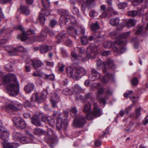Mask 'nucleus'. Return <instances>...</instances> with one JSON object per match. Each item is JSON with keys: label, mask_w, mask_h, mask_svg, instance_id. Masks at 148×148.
Segmentation results:
<instances>
[{"label": "nucleus", "mask_w": 148, "mask_h": 148, "mask_svg": "<svg viewBox=\"0 0 148 148\" xmlns=\"http://www.w3.org/2000/svg\"><path fill=\"white\" fill-rule=\"evenodd\" d=\"M3 84L7 86V92L12 96L18 95L19 92V85L15 75L9 73L3 78Z\"/></svg>", "instance_id": "nucleus-1"}, {"label": "nucleus", "mask_w": 148, "mask_h": 148, "mask_svg": "<svg viewBox=\"0 0 148 148\" xmlns=\"http://www.w3.org/2000/svg\"><path fill=\"white\" fill-rule=\"evenodd\" d=\"M126 42L121 40H117L114 43L110 41H107L103 44V47L105 48H110L112 47L114 52L120 55L125 52L126 48L124 46L126 45Z\"/></svg>", "instance_id": "nucleus-2"}, {"label": "nucleus", "mask_w": 148, "mask_h": 148, "mask_svg": "<svg viewBox=\"0 0 148 148\" xmlns=\"http://www.w3.org/2000/svg\"><path fill=\"white\" fill-rule=\"evenodd\" d=\"M42 3L43 8L45 9L41 10L39 14V20L40 23L43 24L45 21V15H48L50 14L51 11L48 9H46L50 6L49 0H42Z\"/></svg>", "instance_id": "nucleus-3"}, {"label": "nucleus", "mask_w": 148, "mask_h": 148, "mask_svg": "<svg viewBox=\"0 0 148 148\" xmlns=\"http://www.w3.org/2000/svg\"><path fill=\"white\" fill-rule=\"evenodd\" d=\"M58 13L61 15L60 17L59 23L61 26H63L68 21L69 19L74 20V17L70 15L67 10L64 9L57 10Z\"/></svg>", "instance_id": "nucleus-4"}, {"label": "nucleus", "mask_w": 148, "mask_h": 148, "mask_svg": "<svg viewBox=\"0 0 148 148\" xmlns=\"http://www.w3.org/2000/svg\"><path fill=\"white\" fill-rule=\"evenodd\" d=\"M17 29L22 32L21 34L19 35L20 38L21 40L22 41H24L27 40L30 43H32L35 41L40 42L44 40L40 36H35L34 37H29L25 34L23 31V28L21 25H19L17 27Z\"/></svg>", "instance_id": "nucleus-5"}, {"label": "nucleus", "mask_w": 148, "mask_h": 148, "mask_svg": "<svg viewBox=\"0 0 148 148\" xmlns=\"http://www.w3.org/2000/svg\"><path fill=\"white\" fill-rule=\"evenodd\" d=\"M9 135V133L7 131L0 134L1 138L4 141L2 143L3 148H16L18 147L19 144L17 143H10L7 142Z\"/></svg>", "instance_id": "nucleus-6"}, {"label": "nucleus", "mask_w": 148, "mask_h": 148, "mask_svg": "<svg viewBox=\"0 0 148 148\" xmlns=\"http://www.w3.org/2000/svg\"><path fill=\"white\" fill-rule=\"evenodd\" d=\"M102 114L101 109L99 107L97 103H94L92 110L87 115L86 117L88 119L91 120L94 117L100 116Z\"/></svg>", "instance_id": "nucleus-7"}, {"label": "nucleus", "mask_w": 148, "mask_h": 148, "mask_svg": "<svg viewBox=\"0 0 148 148\" xmlns=\"http://www.w3.org/2000/svg\"><path fill=\"white\" fill-rule=\"evenodd\" d=\"M96 64L98 69H101L103 67H105L106 66H108L109 68L113 70L116 68V66L114 61L110 59H108L103 62L101 60H98L97 61Z\"/></svg>", "instance_id": "nucleus-8"}, {"label": "nucleus", "mask_w": 148, "mask_h": 148, "mask_svg": "<svg viewBox=\"0 0 148 148\" xmlns=\"http://www.w3.org/2000/svg\"><path fill=\"white\" fill-rule=\"evenodd\" d=\"M85 117L81 116L75 118L73 120V125L75 127H82L86 123Z\"/></svg>", "instance_id": "nucleus-9"}, {"label": "nucleus", "mask_w": 148, "mask_h": 148, "mask_svg": "<svg viewBox=\"0 0 148 148\" xmlns=\"http://www.w3.org/2000/svg\"><path fill=\"white\" fill-rule=\"evenodd\" d=\"M86 73V71L84 68L80 67H75V73L73 77H75V79H77L85 75Z\"/></svg>", "instance_id": "nucleus-10"}, {"label": "nucleus", "mask_w": 148, "mask_h": 148, "mask_svg": "<svg viewBox=\"0 0 148 148\" xmlns=\"http://www.w3.org/2000/svg\"><path fill=\"white\" fill-rule=\"evenodd\" d=\"M12 120L14 125L19 128L23 129L26 126V124L25 121L20 117H14Z\"/></svg>", "instance_id": "nucleus-11"}, {"label": "nucleus", "mask_w": 148, "mask_h": 148, "mask_svg": "<svg viewBox=\"0 0 148 148\" xmlns=\"http://www.w3.org/2000/svg\"><path fill=\"white\" fill-rule=\"evenodd\" d=\"M45 97L46 95H44L43 93L40 95L35 93L32 95L31 100L32 102L36 101L38 103H40L44 101Z\"/></svg>", "instance_id": "nucleus-12"}, {"label": "nucleus", "mask_w": 148, "mask_h": 148, "mask_svg": "<svg viewBox=\"0 0 148 148\" xmlns=\"http://www.w3.org/2000/svg\"><path fill=\"white\" fill-rule=\"evenodd\" d=\"M21 106L19 104H10L6 105L2 108L3 110L9 112L12 110L15 111H18L20 109Z\"/></svg>", "instance_id": "nucleus-13"}, {"label": "nucleus", "mask_w": 148, "mask_h": 148, "mask_svg": "<svg viewBox=\"0 0 148 148\" xmlns=\"http://www.w3.org/2000/svg\"><path fill=\"white\" fill-rule=\"evenodd\" d=\"M132 1V4L134 6L138 5L140 3H141L142 8L138 9L140 11L143 10L144 8H148V0H130Z\"/></svg>", "instance_id": "nucleus-14"}, {"label": "nucleus", "mask_w": 148, "mask_h": 148, "mask_svg": "<svg viewBox=\"0 0 148 148\" xmlns=\"http://www.w3.org/2000/svg\"><path fill=\"white\" fill-rule=\"evenodd\" d=\"M97 48L94 44H91L87 48V58L89 59L93 57L94 52L96 51Z\"/></svg>", "instance_id": "nucleus-15"}, {"label": "nucleus", "mask_w": 148, "mask_h": 148, "mask_svg": "<svg viewBox=\"0 0 148 148\" xmlns=\"http://www.w3.org/2000/svg\"><path fill=\"white\" fill-rule=\"evenodd\" d=\"M33 138V135L29 133L27 137L21 136L19 140L23 144L30 143L32 142V138Z\"/></svg>", "instance_id": "nucleus-16"}, {"label": "nucleus", "mask_w": 148, "mask_h": 148, "mask_svg": "<svg viewBox=\"0 0 148 148\" xmlns=\"http://www.w3.org/2000/svg\"><path fill=\"white\" fill-rule=\"evenodd\" d=\"M91 71L92 75L90 76L89 78L92 81H94L100 78L101 77V74L98 72L94 69H92Z\"/></svg>", "instance_id": "nucleus-17"}, {"label": "nucleus", "mask_w": 148, "mask_h": 148, "mask_svg": "<svg viewBox=\"0 0 148 148\" xmlns=\"http://www.w3.org/2000/svg\"><path fill=\"white\" fill-rule=\"evenodd\" d=\"M62 118H58L56 120V125L58 130L66 128V124L64 122Z\"/></svg>", "instance_id": "nucleus-18"}, {"label": "nucleus", "mask_w": 148, "mask_h": 148, "mask_svg": "<svg viewBox=\"0 0 148 148\" xmlns=\"http://www.w3.org/2000/svg\"><path fill=\"white\" fill-rule=\"evenodd\" d=\"M52 49L53 47L51 46L42 45H40V51L41 53L44 54L47 52L49 50H52Z\"/></svg>", "instance_id": "nucleus-19"}, {"label": "nucleus", "mask_w": 148, "mask_h": 148, "mask_svg": "<svg viewBox=\"0 0 148 148\" xmlns=\"http://www.w3.org/2000/svg\"><path fill=\"white\" fill-rule=\"evenodd\" d=\"M32 124L36 126H39L41 125L40 119L39 117V115L35 114L31 119Z\"/></svg>", "instance_id": "nucleus-20"}, {"label": "nucleus", "mask_w": 148, "mask_h": 148, "mask_svg": "<svg viewBox=\"0 0 148 148\" xmlns=\"http://www.w3.org/2000/svg\"><path fill=\"white\" fill-rule=\"evenodd\" d=\"M113 74L108 72L101 79V81L103 83H107L109 80L113 78Z\"/></svg>", "instance_id": "nucleus-21"}, {"label": "nucleus", "mask_w": 148, "mask_h": 148, "mask_svg": "<svg viewBox=\"0 0 148 148\" xmlns=\"http://www.w3.org/2000/svg\"><path fill=\"white\" fill-rule=\"evenodd\" d=\"M59 100V97L58 94L56 93H54L52 96V98L51 99L52 107L55 108L56 106V103Z\"/></svg>", "instance_id": "nucleus-22"}, {"label": "nucleus", "mask_w": 148, "mask_h": 148, "mask_svg": "<svg viewBox=\"0 0 148 148\" xmlns=\"http://www.w3.org/2000/svg\"><path fill=\"white\" fill-rule=\"evenodd\" d=\"M68 33L70 34V35L72 36H74L75 34L79 35L80 34V32L77 31V29L74 28L69 27L67 29Z\"/></svg>", "instance_id": "nucleus-23"}, {"label": "nucleus", "mask_w": 148, "mask_h": 148, "mask_svg": "<svg viewBox=\"0 0 148 148\" xmlns=\"http://www.w3.org/2000/svg\"><path fill=\"white\" fill-rule=\"evenodd\" d=\"M34 85L33 83H29L24 87V90L26 93H31L34 90Z\"/></svg>", "instance_id": "nucleus-24"}, {"label": "nucleus", "mask_w": 148, "mask_h": 148, "mask_svg": "<svg viewBox=\"0 0 148 148\" xmlns=\"http://www.w3.org/2000/svg\"><path fill=\"white\" fill-rule=\"evenodd\" d=\"M143 11L144 10H143V11L142 10L140 11L138 10V12L136 10H131L128 12V15L131 17L135 16L138 14H139L140 15H142L143 14Z\"/></svg>", "instance_id": "nucleus-25"}, {"label": "nucleus", "mask_w": 148, "mask_h": 148, "mask_svg": "<svg viewBox=\"0 0 148 148\" xmlns=\"http://www.w3.org/2000/svg\"><path fill=\"white\" fill-rule=\"evenodd\" d=\"M32 64L36 70H37L43 65V64L41 61L38 60H36L34 61H32Z\"/></svg>", "instance_id": "nucleus-26"}, {"label": "nucleus", "mask_w": 148, "mask_h": 148, "mask_svg": "<svg viewBox=\"0 0 148 148\" xmlns=\"http://www.w3.org/2000/svg\"><path fill=\"white\" fill-rule=\"evenodd\" d=\"M14 64V61L11 60L9 63L6 64L5 67V70L8 71H11L13 70V65Z\"/></svg>", "instance_id": "nucleus-27"}, {"label": "nucleus", "mask_w": 148, "mask_h": 148, "mask_svg": "<svg viewBox=\"0 0 148 148\" xmlns=\"http://www.w3.org/2000/svg\"><path fill=\"white\" fill-rule=\"evenodd\" d=\"M20 10L22 13L26 15H28L30 13V11L28 7L26 6H22Z\"/></svg>", "instance_id": "nucleus-28"}, {"label": "nucleus", "mask_w": 148, "mask_h": 148, "mask_svg": "<svg viewBox=\"0 0 148 148\" xmlns=\"http://www.w3.org/2000/svg\"><path fill=\"white\" fill-rule=\"evenodd\" d=\"M71 56L75 60L79 59L80 60L86 61L87 60L86 58L82 57L81 56H77L74 51H72L71 52Z\"/></svg>", "instance_id": "nucleus-29"}, {"label": "nucleus", "mask_w": 148, "mask_h": 148, "mask_svg": "<svg viewBox=\"0 0 148 148\" xmlns=\"http://www.w3.org/2000/svg\"><path fill=\"white\" fill-rule=\"evenodd\" d=\"M66 72L68 76L75 79V77H73V75L75 73V68L74 69L71 67L68 68L66 69Z\"/></svg>", "instance_id": "nucleus-30"}, {"label": "nucleus", "mask_w": 148, "mask_h": 148, "mask_svg": "<svg viewBox=\"0 0 148 148\" xmlns=\"http://www.w3.org/2000/svg\"><path fill=\"white\" fill-rule=\"evenodd\" d=\"M5 50L10 53L11 56L15 55L14 53V48L10 46H6L5 48Z\"/></svg>", "instance_id": "nucleus-31"}, {"label": "nucleus", "mask_w": 148, "mask_h": 148, "mask_svg": "<svg viewBox=\"0 0 148 148\" xmlns=\"http://www.w3.org/2000/svg\"><path fill=\"white\" fill-rule=\"evenodd\" d=\"M101 37V35L100 33L99 32H96L93 36H90L88 39V40L91 41L93 39L95 41L97 39H98L100 38Z\"/></svg>", "instance_id": "nucleus-32"}, {"label": "nucleus", "mask_w": 148, "mask_h": 148, "mask_svg": "<svg viewBox=\"0 0 148 148\" xmlns=\"http://www.w3.org/2000/svg\"><path fill=\"white\" fill-rule=\"evenodd\" d=\"M67 34L63 32L59 34L57 37V38L59 40H63L64 41L66 40L67 38Z\"/></svg>", "instance_id": "nucleus-33"}, {"label": "nucleus", "mask_w": 148, "mask_h": 148, "mask_svg": "<svg viewBox=\"0 0 148 148\" xmlns=\"http://www.w3.org/2000/svg\"><path fill=\"white\" fill-rule=\"evenodd\" d=\"M136 21L135 20L132 19H129L126 22V26L129 28L134 26L135 24Z\"/></svg>", "instance_id": "nucleus-34"}, {"label": "nucleus", "mask_w": 148, "mask_h": 148, "mask_svg": "<svg viewBox=\"0 0 148 148\" xmlns=\"http://www.w3.org/2000/svg\"><path fill=\"white\" fill-rule=\"evenodd\" d=\"M22 135L20 133L16 132H14L12 134L13 139L15 141H18L20 137Z\"/></svg>", "instance_id": "nucleus-35"}, {"label": "nucleus", "mask_w": 148, "mask_h": 148, "mask_svg": "<svg viewBox=\"0 0 148 148\" xmlns=\"http://www.w3.org/2000/svg\"><path fill=\"white\" fill-rule=\"evenodd\" d=\"M119 22V19L118 18H116L111 19L110 23L112 26H115L118 24Z\"/></svg>", "instance_id": "nucleus-36"}, {"label": "nucleus", "mask_w": 148, "mask_h": 148, "mask_svg": "<svg viewBox=\"0 0 148 148\" xmlns=\"http://www.w3.org/2000/svg\"><path fill=\"white\" fill-rule=\"evenodd\" d=\"M86 6L88 8H91L94 7L95 4L94 0H86Z\"/></svg>", "instance_id": "nucleus-37"}, {"label": "nucleus", "mask_w": 148, "mask_h": 148, "mask_svg": "<svg viewBox=\"0 0 148 148\" xmlns=\"http://www.w3.org/2000/svg\"><path fill=\"white\" fill-rule=\"evenodd\" d=\"M33 132L34 134L36 135H40L45 132L43 130L39 128L35 129L34 130Z\"/></svg>", "instance_id": "nucleus-38"}, {"label": "nucleus", "mask_w": 148, "mask_h": 148, "mask_svg": "<svg viewBox=\"0 0 148 148\" xmlns=\"http://www.w3.org/2000/svg\"><path fill=\"white\" fill-rule=\"evenodd\" d=\"M73 92L75 93L81 92L82 90V88L78 85L76 84L73 87Z\"/></svg>", "instance_id": "nucleus-39"}, {"label": "nucleus", "mask_w": 148, "mask_h": 148, "mask_svg": "<svg viewBox=\"0 0 148 148\" xmlns=\"http://www.w3.org/2000/svg\"><path fill=\"white\" fill-rule=\"evenodd\" d=\"M81 43L82 45H85L87 44L88 42V38L85 36H82L81 38Z\"/></svg>", "instance_id": "nucleus-40"}, {"label": "nucleus", "mask_w": 148, "mask_h": 148, "mask_svg": "<svg viewBox=\"0 0 148 148\" xmlns=\"http://www.w3.org/2000/svg\"><path fill=\"white\" fill-rule=\"evenodd\" d=\"M91 105L90 103H88L86 104L84 106V111L87 113L89 112L91 110Z\"/></svg>", "instance_id": "nucleus-41"}, {"label": "nucleus", "mask_w": 148, "mask_h": 148, "mask_svg": "<svg viewBox=\"0 0 148 148\" xmlns=\"http://www.w3.org/2000/svg\"><path fill=\"white\" fill-rule=\"evenodd\" d=\"M24 50V48L22 46H19L16 48H14V53L15 55L18 54V52H22Z\"/></svg>", "instance_id": "nucleus-42"}, {"label": "nucleus", "mask_w": 148, "mask_h": 148, "mask_svg": "<svg viewBox=\"0 0 148 148\" xmlns=\"http://www.w3.org/2000/svg\"><path fill=\"white\" fill-rule=\"evenodd\" d=\"M53 115L55 119L56 120L58 118H62L61 117V113L55 111L54 112Z\"/></svg>", "instance_id": "nucleus-43"}, {"label": "nucleus", "mask_w": 148, "mask_h": 148, "mask_svg": "<svg viewBox=\"0 0 148 148\" xmlns=\"http://www.w3.org/2000/svg\"><path fill=\"white\" fill-rule=\"evenodd\" d=\"M47 123L51 126L53 127L54 125L55 122L54 120L51 117H48L47 118Z\"/></svg>", "instance_id": "nucleus-44"}, {"label": "nucleus", "mask_w": 148, "mask_h": 148, "mask_svg": "<svg viewBox=\"0 0 148 148\" xmlns=\"http://www.w3.org/2000/svg\"><path fill=\"white\" fill-rule=\"evenodd\" d=\"M77 30V31H79L80 32V34L78 35L84 34L85 33V29L82 26L78 27Z\"/></svg>", "instance_id": "nucleus-45"}, {"label": "nucleus", "mask_w": 148, "mask_h": 148, "mask_svg": "<svg viewBox=\"0 0 148 148\" xmlns=\"http://www.w3.org/2000/svg\"><path fill=\"white\" fill-rule=\"evenodd\" d=\"M91 29L92 31H95L98 29L99 28V26L98 23L96 22L95 23H92L91 25Z\"/></svg>", "instance_id": "nucleus-46"}, {"label": "nucleus", "mask_w": 148, "mask_h": 148, "mask_svg": "<svg viewBox=\"0 0 148 148\" xmlns=\"http://www.w3.org/2000/svg\"><path fill=\"white\" fill-rule=\"evenodd\" d=\"M127 4L125 2H121L118 4V6L120 9H123L126 7Z\"/></svg>", "instance_id": "nucleus-47"}, {"label": "nucleus", "mask_w": 148, "mask_h": 148, "mask_svg": "<svg viewBox=\"0 0 148 148\" xmlns=\"http://www.w3.org/2000/svg\"><path fill=\"white\" fill-rule=\"evenodd\" d=\"M107 10L110 11L111 13H112L114 15H116L118 14V12L115 10L112 7H109L107 8Z\"/></svg>", "instance_id": "nucleus-48"}, {"label": "nucleus", "mask_w": 148, "mask_h": 148, "mask_svg": "<svg viewBox=\"0 0 148 148\" xmlns=\"http://www.w3.org/2000/svg\"><path fill=\"white\" fill-rule=\"evenodd\" d=\"M45 78L47 79L53 80L54 79L55 76L53 74L46 75L45 76Z\"/></svg>", "instance_id": "nucleus-49"}, {"label": "nucleus", "mask_w": 148, "mask_h": 148, "mask_svg": "<svg viewBox=\"0 0 148 148\" xmlns=\"http://www.w3.org/2000/svg\"><path fill=\"white\" fill-rule=\"evenodd\" d=\"M108 98V97L107 96H106L104 98L102 97H100L99 99L100 103L105 104L106 103V100Z\"/></svg>", "instance_id": "nucleus-50"}, {"label": "nucleus", "mask_w": 148, "mask_h": 148, "mask_svg": "<svg viewBox=\"0 0 148 148\" xmlns=\"http://www.w3.org/2000/svg\"><path fill=\"white\" fill-rule=\"evenodd\" d=\"M130 34V32H128L121 34L120 35V37L121 38H125L129 36Z\"/></svg>", "instance_id": "nucleus-51"}, {"label": "nucleus", "mask_w": 148, "mask_h": 148, "mask_svg": "<svg viewBox=\"0 0 148 148\" xmlns=\"http://www.w3.org/2000/svg\"><path fill=\"white\" fill-rule=\"evenodd\" d=\"M76 50L81 54H83L85 52V49L83 47H77L76 48Z\"/></svg>", "instance_id": "nucleus-52"}, {"label": "nucleus", "mask_w": 148, "mask_h": 148, "mask_svg": "<svg viewBox=\"0 0 148 148\" xmlns=\"http://www.w3.org/2000/svg\"><path fill=\"white\" fill-rule=\"evenodd\" d=\"M39 117L40 119V121L45 122V123L47 122V119L45 116H43L42 114L39 115Z\"/></svg>", "instance_id": "nucleus-53"}, {"label": "nucleus", "mask_w": 148, "mask_h": 148, "mask_svg": "<svg viewBox=\"0 0 148 148\" xmlns=\"http://www.w3.org/2000/svg\"><path fill=\"white\" fill-rule=\"evenodd\" d=\"M138 83V80L136 77H134L131 80V84L133 86H136Z\"/></svg>", "instance_id": "nucleus-54"}, {"label": "nucleus", "mask_w": 148, "mask_h": 148, "mask_svg": "<svg viewBox=\"0 0 148 148\" xmlns=\"http://www.w3.org/2000/svg\"><path fill=\"white\" fill-rule=\"evenodd\" d=\"M58 66L59 67V71L61 72H63L64 71V68L65 66V65L62 63H60L58 64Z\"/></svg>", "instance_id": "nucleus-55"}, {"label": "nucleus", "mask_w": 148, "mask_h": 148, "mask_svg": "<svg viewBox=\"0 0 148 148\" xmlns=\"http://www.w3.org/2000/svg\"><path fill=\"white\" fill-rule=\"evenodd\" d=\"M98 91L97 92V94L99 95H102L104 92V88L103 87H99L98 89Z\"/></svg>", "instance_id": "nucleus-56"}, {"label": "nucleus", "mask_w": 148, "mask_h": 148, "mask_svg": "<svg viewBox=\"0 0 148 148\" xmlns=\"http://www.w3.org/2000/svg\"><path fill=\"white\" fill-rule=\"evenodd\" d=\"M92 95L90 93H88L85 95V98L86 99H89L91 98V101H94L95 100V99L94 98H92Z\"/></svg>", "instance_id": "nucleus-57"}, {"label": "nucleus", "mask_w": 148, "mask_h": 148, "mask_svg": "<svg viewBox=\"0 0 148 148\" xmlns=\"http://www.w3.org/2000/svg\"><path fill=\"white\" fill-rule=\"evenodd\" d=\"M143 31V27L141 26H138L135 34H140Z\"/></svg>", "instance_id": "nucleus-58"}, {"label": "nucleus", "mask_w": 148, "mask_h": 148, "mask_svg": "<svg viewBox=\"0 0 148 148\" xmlns=\"http://www.w3.org/2000/svg\"><path fill=\"white\" fill-rule=\"evenodd\" d=\"M10 31L7 28H4L2 29L1 30H0V34H2L3 33H5V34L9 33Z\"/></svg>", "instance_id": "nucleus-59"}, {"label": "nucleus", "mask_w": 148, "mask_h": 148, "mask_svg": "<svg viewBox=\"0 0 148 148\" xmlns=\"http://www.w3.org/2000/svg\"><path fill=\"white\" fill-rule=\"evenodd\" d=\"M108 10L104 11L102 13V14L99 16L101 18H106L108 16V13L107 12Z\"/></svg>", "instance_id": "nucleus-60"}, {"label": "nucleus", "mask_w": 148, "mask_h": 148, "mask_svg": "<svg viewBox=\"0 0 148 148\" xmlns=\"http://www.w3.org/2000/svg\"><path fill=\"white\" fill-rule=\"evenodd\" d=\"M134 106L133 105L131 104L125 109V111L126 114H128L129 113V111L130 110L132 109V108L134 107Z\"/></svg>", "instance_id": "nucleus-61"}, {"label": "nucleus", "mask_w": 148, "mask_h": 148, "mask_svg": "<svg viewBox=\"0 0 148 148\" xmlns=\"http://www.w3.org/2000/svg\"><path fill=\"white\" fill-rule=\"evenodd\" d=\"M136 118H138L141 115L140 110L139 108H138L136 110Z\"/></svg>", "instance_id": "nucleus-62"}, {"label": "nucleus", "mask_w": 148, "mask_h": 148, "mask_svg": "<svg viewBox=\"0 0 148 148\" xmlns=\"http://www.w3.org/2000/svg\"><path fill=\"white\" fill-rule=\"evenodd\" d=\"M60 51L62 55L64 57L67 56V54L66 51L63 48L60 49Z\"/></svg>", "instance_id": "nucleus-63"}, {"label": "nucleus", "mask_w": 148, "mask_h": 148, "mask_svg": "<svg viewBox=\"0 0 148 148\" xmlns=\"http://www.w3.org/2000/svg\"><path fill=\"white\" fill-rule=\"evenodd\" d=\"M57 21L54 19L52 20L49 23V25L51 27H54L57 24Z\"/></svg>", "instance_id": "nucleus-64"}]
</instances>
